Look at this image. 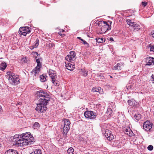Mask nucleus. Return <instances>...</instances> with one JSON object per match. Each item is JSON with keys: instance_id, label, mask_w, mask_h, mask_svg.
I'll return each mask as SVG.
<instances>
[{"instance_id": "obj_43", "label": "nucleus", "mask_w": 154, "mask_h": 154, "mask_svg": "<svg viewBox=\"0 0 154 154\" xmlns=\"http://www.w3.org/2000/svg\"><path fill=\"white\" fill-rule=\"evenodd\" d=\"M108 112H109V111H110V112H109V115H111V113H112V110L111 109H109V111L108 110Z\"/></svg>"}, {"instance_id": "obj_31", "label": "nucleus", "mask_w": 154, "mask_h": 154, "mask_svg": "<svg viewBox=\"0 0 154 154\" xmlns=\"http://www.w3.org/2000/svg\"><path fill=\"white\" fill-rule=\"evenodd\" d=\"M52 82L54 84V85H58V82L56 80V79L54 81H52Z\"/></svg>"}, {"instance_id": "obj_8", "label": "nucleus", "mask_w": 154, "mask_h": 154, "mask_svg": "<svg viewBox=\"0 0 154 154\" xmlns=\"http://www.w3.org/2000/svg\"><path fill=\"white\" fill-rule=\"evenodd\" d=\"M31 31L29 27L26 26L21 27L18 31V32L20 35L26 36L27 34L30 33Z\"/></svg>"}, {"instance_id": "obj_13", "label": "nucleus", "mask_w": 154, "mask_h": 154, "mask_svg": "<svg viewBox=\"0 0 154 154\" xmlns=\"http://www.w3.org/2000/svg\"><path fill=\"white\" fill-rule=\"evenodd\" d=\"M66 64L65 66L66 68L69 70L70 71H72L75 68V65L73 63H68L66 64V63H65Z\"/></svg>"}, {"instance_id": "obj_37", "label": "nucleus", "mask_w": 154, "mask_h": 154, "mask_svg": "<svg viewBox=\"0 0 154 154\" xmlns=\"http://www.w3.org/2000/svg\"><path fill=\"white\" fill-rule=\"evenodd\" d=\"M137 23H135V22H133V24H132L131 26V27H132L133 28L134 27V26H135L136 25V24H137Z\"/></svg>"}, {"instance_id": "obj_32", "label": "nucleus", "mask_w": 154, "mask_h": 154, "mask_svg": "<svg viewBox=\"0 0 154 154\" xmlns=\"http://www.w3.org/2000/svg\"><path fill=\"white\" fill-rule=\"evenodd\" d=\"M147 149L148 150L150 151L152 150L153 149V146L152 145H149L147 147Z\"/></svg>"}, {"instance_id": "obj_26", "label": "nucleus", "mask_w": 154, "mask_h": 154, "mask_svg": "<svg viewBox=\"0 0 154 154\" xmlns=\"http://www.w3.org/2000/svg\"><path fill=\"white\" fill-rule=\"evenodd\" d=\"M105 23V21H98L97 23L96 22V24L98 26H99L100 27H101V26L103 25V24L104 23Z\"/></svg>"}, {"instance_id": "obj_42", "label": "nucleus", "mask_w": 154, "mask_h": 154, "mask_svg": "<svg viewBox=\"0 0 154 154\" xmlns=\"http://www.w3.org/2000/svg\"><path fill=\"white\" fill-rule=\"evenodd\" d=\"M59 34L62 36H65V34H61L60 32H59Z\"/></svg>"}, {"instance_id": "obj_20", "label": "nucleus", "mask_w": 154, "mask_h": 154, "mask_svg": "<svg viewBox=\"0 0 154 154\" xmlns=\"http://www.w3.org/2000/svg\"><path fill=\"white\" fill-rule=\"evenodd\" d=\"M7 65L5 63H2L0 66V69L3 71L5 69Z\"/></svg>"}, {"instance_id": "obj_33", "label": "nucleus", "mask_w": 154, "mask_h": 154, "mask_svg": "<svg viewBox=\"0 0 154 154\" xmlns=\"http://www.w3.org/2000/svg\"><path fill=\"white\" fill-rule=\"evenodd\" d=\"M38 39H36V41H35V45H34V47H35V48H36L37 47V46H38Z\"/></svg>"}, {"instance_id": "obj_27", "label": "nucleus", "mask_w": 154, "mask_h": 154, "mask_svg": "<svg viewBox=\"0 0 154 154\" xmlns=\"http://www.w3.org/2000/svg\"><path fill=\"white\" fill-rule=\"evenodd\" d=\"M140 25L137 24H136V25L134 28V30L135 31H137L140 29Z\"/></svg>"}, {"instance_id": "obj_19", "label": "nucleus", "mask_w": 154, "mask_h": 154, "mask_svg": "<svg viewBox=\"0 0 154 154\" xmlns=\"http://www.w3.org/2000/svg\"><path fill=\"white\" fill-rule=\"evenodd\" d=\"M81 74L84 76H86L88 74V71L85 69H81Z\"/></svg>"}, {"instance_id": "obj_46", "label": "nucleus", "mask_w": 154, "mask_h": 154, "mask_svg": "<svg viewBox=\"0 0 154 154\" xmlns=\"http://www.w3.org/2000/svg\"><path fill=\"white\" fill-rule=\"evenodd\" d=\"M77 38L78 39H81V38L80 37H77Z\"/></svg>"}, {"instance_id": "obj_21", "label": "nucleus", "mask_w": 154, "mask_h": 154, "mask_svg": "<svg viewBox=\"0 0 154 154\" xmlns=\"http://www.w3.org/2000/svg\"><path fill=\"white\" fill-rule=\"evenodd\" d=\"M101 90V88L100 87H97V88H92V91L94 92H100V90Z\"/></svg>"}, {"instance_id": "obj_23", "label": "nucleus", "mask_w": 154, "mask_h": 154, "mask_svg": "<svg viewBox=\"0 0 154 154\" xmlns=\"http://www.w3.org/2000/svg\"><path fill=\"white\" fill-rule=\"evenodd\" d=\"M30 154H42V152L41 150L37 149L35 151L32 152Z\"/></svg>"}, {"instance_id": "obj_22", "label": "nucleus", "mask_w": 154, "mask_h": 154, "mask_svg": "<svg viewBox=\"0 0 154 154\" xmlns=\"http://www.w3.org/2000/svg\"><path fill=\"white\" fill-rule=\"evenodd\" d=\"M96 40V42L98 43L103 42L105 41V39L103 38H97Z\"/></svg>"}, {"instance_id": "obj_25", "label": "nucleus", "mask_w": 154, "mask_h": 154, "mask_svg": "<svg viewBox=\"0 0 154 154\" xmlns=\"http://www.w3.org/2000/svg\"><path fill=\"white\" fill-rule=\"evenodd\" d=\"M120 64L118 63L115 66L114 68L116 70L118 69V70H120L121 69V68L120 66Z\"/></svg>"}, {"instance_id": "obj_14", "label": "nucleus", "mask_w": 154, "mask_h": 154, "mask_svg": "<svg viewBox=\"0 0 154 154\" xmlns=\"http://www.w3.org/2000/svg\"><path fill=\"white\" fill-rule=\"evenodd\" d=\"M128 103L130 106H136L137 105V103L133 99L128 100Z\"/></svg>"}, {"instance_id": "obj_36", "label": "nucleus", "mask_w": 154, "mask_h": 154, "mask_svg": "<svg viewBox=\"0 0 154 154\" xmlns=\"http://www.w3.org/2000/svg\"><path fill=\"white\" fill-rule=\"evenodd\" d=\"M83 42V44L84 45H86L87 47V48L89 47V45L86 42L85 40H84V42Z\"/></svg>"}, {"instance_id": "obj_49", "label": "nucleus", "mask_w": 154, "mask_h": 154, "mask_svg": "<svg viewBox=\"0 0 154 154\" xmlns=\"http://www.w3.org/2000/svg\"><path fill=\"white\" fill-rule=\"evenodd\" d=\"M1 146V145L0 144V147Z\"/></svg>"}, {"instance_id": "obj_15", "label": "nucleus", "mask_w": 154, "mask_h": 154, "mask_svg": "<svg viewBox=\"0 0 154 154\" xmlns=\"http://www.w3.org/2000/svg\"><path fill=\"white\" fill-rule=\"evenodd\" d=\"M153 58L151 57H148L146 60V65H151L153 64Z\"/></svg>"}, {"instance_id": "obj_41", "label": "nucleus", "mask_w": 154, "mask_h": 154, "mask_svg": "<svg viewBox=\"0 0 154 154\" xmlns=\"http://www.w3.org/2000/svg\"><path fill=\"white\" fill-rule=\"evenodd\" d=\"M35 48V47H34V45L31 46L29 47L30 48L31 50L33 49L34 48Z\"/></svg>"}, {"instance_id": "obj_3", "label": "nucleus", "mask_w": 154, "mask_h": 154, "mask_svg": "<svg viewBox=\"0 0 154 154\" xmlns=\"http://www.w3.org/2000/svg\"><path fill=\"white\" fill-rule=\"evenodd\" d=\"M8 80L10 83L12 85H17L20 83V79L17 75H15L12 73L9 75Z\"/></svg>"}, {"instance_id": "obj_40", "label": "nucleus", "mask_w": 154, "mask_h": 154, "mask_svg": "<svg viewBox=\"0 0 154 154\" xmlns=\"http://www.w3.org/2000/svg\"><path fill=\"white\" fill-rule=\"evenodd\" d=\"M151 34L152 37L154 38V31H152L151 32Z\"/></svg>"}, {"instance_id": "obj_10", "label": "nucleus", "mask_w": 154, "mask_h": 154, "mask_svg": "<svg viewBox=\"0 0 154 154\" xmlns=\"http://www.w3.org/2000/svg\"><path fill=\"white\" fill-rule=\"evenodd\" d=\"M111 27V25H109L105 21L104 23L100 27L101 33H105L107 31L110 29Z\"/></svg>"}, {"instance_id": "obj_45", "label": "nucleus", "mask_w": 154, "mask_h": 154, "mask_svg": "<svg viewBox=\"0 0 154 154\" xmlns=\"http://www.w3.org/2000/svg\"><path fill=\"white\" fill-rule=\"evenodd\" d=\"M2 112V107L0 106V112Z\"/></svg>"}, {"instance_id": "obj_1", "label": "nucleus", "mask_w": 154, "mask_h": 154, "mask_svg": "<svg viewBox=\"0 0 154 154\" xmlns=\"http://www.w3.org/2000/svg\"><path fill=\"white\" fill-rule=\"evenodd\" d=\"M36 95L39 99L35 109L38 112H43L46 110L47 105L50 100L49 94L45 91L41 90L36 92Z\"/></svg>"}, {"instance_id": "obj_5", "label": "nucleus", "mask_w": 154, "mask_h": 154, "mask_svg": "<svg viewBox=\"0 0 154 154\" xmlns=\"http://www.w3.org/2000/svg\"><path fill=\"white\" fill-rule=\"evenodd\" d=\"M64 125L63 127V134L65 137L66 138L67 137V133L69 131L70 128V122L69 120L66 119L64 120Z\"/></svg>"}, {"instance_id": "obj_28", "label": "nucleus", "mask_w": 154, "mask_h": 154, "mask_svg": "<svg viewBox=\"0 0 154 154\" xmlns=\"http://www.w3.org/2000/svg\"><path fill=\"white\" fill-rule=\"evenodd\" d=\"M46 78H45V75H42L40 76V80L43 82H44L46 81Z\"/></svg>"}, {"instance_id": "obj_38", "label": "nucleus", "mask_w": 154, "mask_h": 154, "mask_svg": "<svg viewBox=\"0 0 154 154\" xmlns=\"http://www.w3.org/2000/svg\"><path fill=\"white\" fill-rule=\"evenodd\" d=\"M147 4V3L146 2H142V4L144 7L146 6Z\"/></svg>"}, {"instance_id": "obj_17", "label": "nucleus", "mask_w": 154, "mask_h": 154, "mask_svg": "<svg viewBox=\"0 0 154 154\" xmlns=\"http://www.w3.org/2000/svg\"><path fill=\"white\" fill-rule=\"evenodd\" d=\"M5 154H18V152L16 150L9 149L7 150Z\"/></svg>"}, {"instance_id": "obj_12", "label": "nucleus", "mask_w": 154, "mask_h": 154, "mask_svg": "<svg viewBox=\"0 0 154 154\" xmlns=\"http://www.w3.org/2000/svg\"><path fill=\"white\" fill-rule=\"evenodd\" d=\"M49 74L50 77L51 78L52 81H54L57 78V75L55 72L52 70H50L49 71Z\"/></svg>"}, {"instance_id": "obj_24", "label": "nucleus", "mask_w": 154, "mask_h": 154, "mask_svg": "<svg viewBox=\"0 0 154 154\" xmlns=\"http://www.w3.org/2000/svg\"><path fill=\"white\" fill-rule=\"evenodd\" d=\"M74 149L72 147H70L67 150V152L69 154H74L73 152Z\"/></svg>"}, {"instance_id": "obj_29", "label": "nucleus", "mask_w": 154, "mask_h": 154, "mask_svg": "<svg viewBox=\"0 0 154 154\" xmlns=\"http://www.w3.org/2000/svg\"><path fill=\"white\" fill-rule=\"evenodd\" d=\"M150 48V51L153 52H154V46L153 45L150 44L149 45Z\"/></svg>"}, {"instance_id": "obj_2", "label": "nucleus", "mask_w": 154, "mask_h": 154, "mask_svg": "<svg viewBox=\"0 0 154 154\" xmlns=\"http://www.w3.org/2000/svg\"><path fill=\"white\" fill-rule=\"evenodd\" d=\"M34 140V139L32 136L27 133L22 134H16L14 136L13 140L15 145L20 146L32 144Z\"/></svg>"}, {"instance_id": "obj_47", "label": "nucleus", "mask_w": 154, "mask_h": 154, "mask_svg": "<svg viewBox=\"0 0 154 154\" xmlns=\"http://www.w3.org/2000/svg\"><path fill=\"white\" fill-rule=\"evenodd\" d=\"M81 40L83 42H84V40H83V39H82V38L81 39Z\"/></svg>"}, {"instance_id": "obj_30", "label": "nucleus", "mask_w": 154, "mask_h": 154, "mask_svg": "<svg viewBox=\"0 0 154 154\" xmlns=\"http://www.w3.org/2000/svg\"><path fill=\"white\" fill-rule=\"evenodd\" d=\"M126 22L127 24L129 26H131V25L133 24V22L131 20L128 19L126 20Z\"/></svg>"}, {"instance_id": "obj_6", "label": "nucleus", "mask_w": 154, "mask_h": 154, "mask_svg": "<svg viewBox=\"0 0 154 154\" xmlns=\"http://www.w3.org/2000/svg\"><path fill=\"white\" fill-rule=\"evenodd\" d=\"M84 115L86 118L91 119H95L97 116L95 112L89 110L85 111L84 113Z\"/></svg>"}, {"instance_id": "obj_39", "label": "nucleus", "mask_w": 154, "mask_h": 154, "mask_svg": "<svg viewBox=\"0 0 154 154\" xmlns=\"http://www.w3.org/2000/svg\"><path fill=\"white\" fill-rule=\"evenodd\" d=\"M151 80L152 81H154V74L152 75L151 76Z\"/></svg>"}, {"instance_id": "obj_48", "label": "nucleus", "mask_w": 154, "mask_h": 154, "mask_svg": "<svg viewBox=\"0 0 154 154\" xmlns=\"http://www.w3.org/2000/svg\"><path fill=\"white\" fill-rule=\"evenodd\" d=\"M65 32V31L63 29L62 30V32Z\"/></svg>"}, {"instance_id": "obj_35", "label": "nucleus", "mask_w": 154, "mask_h": 154, "mask_svg": "<svg viewBox=\"0 0 154 154\" xmlns=\"http://www.w3.org/2000/svg\"><path fill=\"white\" fill-rule=\"evenodd\" d=\"M39 126V124L37 122H35L34 123V125H33V126L35 127H38Z\"/></svg>"}, {"instance_id": "obj_34", "label": "nucleus", "mask_w": 154, "mask_h": 154, "mask_svg": "<svg viewBox=\"0 0 154 154\" xmlns=\"http://www.w3.org/2000/svg\"><path fill=\"white\" fill-rule=\"evenodd\" d=\"M27 61V58L26 57L23 58L21 60V61L22 63H26Z\"/></svg>"}, {"instance_id": "obj_18", "label": "nucleus", "mask_w": 154, "mask_h": 154, "mask_svg": "<svg viewBox=\"0 0 154 154\" xmlns=\"http://www.w3.org/2000/svg\"><path fill=\"white\" fill-rule=\"evenodd\" d=\"M134 118L136 120H139L141 118V115L138 112H136L134 115Z\"/></svg>"}, {"instance_id": "obj_44", "label": "nucleus", "mask_w": 154, "mask_h": 154, "mask_svg": "<svg viewBox=\"0 0 154 154\" xmlns=\"http://www.w3.org/2000/svg\"><path fill=\"white\" fill-rule=\"evenodd\" d=\"M109 40L111 41H114L113 38L112 37L110 38L109 39Z\"/></svg>"}, {"instance_id": "obj_9", "label": "nucleus", "mask_w": 154, "mask_h": 154, "mask_svg": "<svg viewBox=\"0 0 154 154\" xmlns=\"http://www.w3.org/2000/svg\"><path fill=\"white\" fill-rule=\"evenodd\" d=\"M153 126V125L152 123L149 121L145 122L143 125V129L147 131H151Z\"/></svg>"}, {"instance_id": "obj_4", "label": "nucleus", "mask_w": 154, "mask_h": 154, "mask_svg": "<svg viewBox=\"0 0 154 154\" xmlns=\"http://www.w3.org/2000/svg\"><path fill=\"white\" fill-rule=\"evenodd\" d=\"M36 61L37 63V66L32 70V73L35 76H36L37 74H38L40 71V68L42 66V64L41 62L42 59L41 58H36Z\"/></svg>"}, {"instance_id": "obj_16", "label": "nucleus", "mask_w": 154, "mask_h": 154, "mask_svg": "<svg viewBox=\"0 0 154 154\" xmlns=\"http://www.w3.org/2000/svg\"><path fill=\"white\" fill-rule=\"evenodd\" d=\"M124 132L125 133L129 135L130 137L132 136L133 134V132L130 128H128L126 129Z\"/></svg>"}, {"instance_id": "obj_50", "label": "nucleus", "mask_w": 154, "mask_h": 154, "mask_svg": "<svg viewBox=\"0 0 154 154\" xmlns=\"http://www.w3.org/2000/svg\"><path fill=\"white\" fill-rule=\"evenodd\" d=\"M153 59L154 60V58H153ZM153 64H154V60H153Z\"/></svg>"}, {"instance_id": "obj_7", "label": "nucleus", "mask_w": 154, "mask_h": 154, "mask_svg": "<svg viewBox=\"0 0 154 154\" xmlns=\"http://www.w3.org/2000/svg\"><path fill=\"white\" fill-rule=\"evenodd\" d=\"M76 58L75 53L74 51H71L69 52V55L66 57L65 59L67 61L73 63Z\"/></svg>"}, {"instance_id": "obj_11", "label": "nucleus", "mask_w": 154, "mask_h": 154, "mask_svg": "<svg viewBox=\"0 0 154 154\" xmlns=\"http://www.w3.org/2000/svg\"><path fill=\"white\" fill-rule=\"evenodd\" d=\"M104 132L103 131V134H104ZM104 135L109 140H112L114 138V137L111 133V131H109L108 129H106L105 130Z\"/></svg>"}]
</instances>
